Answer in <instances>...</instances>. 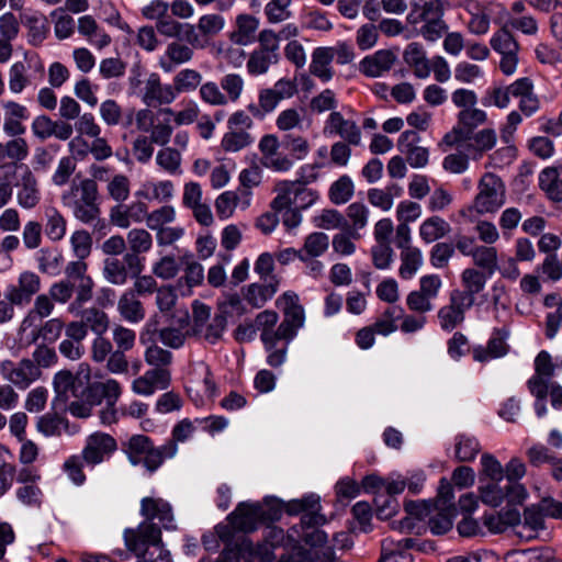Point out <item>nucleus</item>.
I'll list each match as a JSON object with an SVG mask.
<instances>
[{"label":"nucleus","instance_id":"obj_1","mask_svg":"<svg viewBox=\"0 0 562 562\" xmlns=\"http://www.w3.org/2000/svg\"><path fill=\"white\" fill-rule=\"evenodd\" d=\"M140 515L145 518L136 528L124 530L126 548L137 558H145L149 548L161 546V530L156 527L157 519L166 530H173L176 525L170 504L162 498L144 497L140 501Z\"/></svg>","mask_w":562,"mask_h":562},{"label":"nucleus","instance_id":"obj_2","mask_svg":"<svg viewBox=\"0 0 562 562\" xmlns=\"http://www.w3.org/2000/svg\"><path fill=\"white\" fill-rule=\"evenodd\" d=\"M63 204L68 207L74 217L83 224L97 226L100 220L98 203V187L91 179H83L72 183L68 191L61 195Z\"/></svg>","mask_w":562,"mask_h":562},{"label":"nucleus","instance_id":"obj_3","mask_svg":"<svg viewBox=\"0 0 562 562\" xmlns=\"http://www.w3.org/2000/svg\"><path fill=\"white\" fill-rule=\"evenodd\" d=\"M91 369L86 362L78 366L77 371L72 373L69 370H60L55 373L53 385L56 393V400L64 402L74 398L92 400Z\"/></svg>","mask_w":562,"mask_h":562},{"label":"nucleus","instance_id":"obj_4","mask_svg":"<svg viewBox=\"0 0 562 562\" xmlns=\"http://www.w3.org/2000/svg\"><path fill=\"white\" fill-rule=\"evenodd\" d=\"M431 512L427 515L429 529L434 535H443L453 526L456 516L454 487L445 477L440 480L437 497L431 501Z\"/></svg>","mask_w":562,"mask_h":562},{"label":"nucleus","instance_id":"obj_5","mask_svg":"<svg viewBox=\"0 0 562 562\" xmlns=\"http://www.w3.org/2000/svg\"><path fill=\"white\" fill-rule=\"evenodd\" d=\"M557 364L548 351H540L535 359V374L528 380V389L536 397L535 411L538 417L547 413L546 400L549 391L550 379L554 374Z\"/></svg>","mask_w":562,"mask_h":562},{"label":"nucleus","instance_id":"obj_6","mask_svg":"<svg viewBox=\"0 0 562 562\" xmlns=\"http://www.w3.org/2000/svg\"><path fill=\"white\" fill-rule=\"evenodd\" d=\"M276 305L283 314V319L279 325V334L283 340L290 342L305 325L304 306L301 304L299 295L293 291L281 294L277 299Z\"/></svg>","mask_w":562,"mask_h":562},{"label":"nucleus","instance_id":"obj_7","mask_svg":"<svg viewBox=\"0 0 562 562\" xmlns=\"http://www.w3.org/2000/svg\"><path fill=\"white\" fill-rule=\"evenodd\" d=\"M477 95L473 90L459 89V150L461 138L469 136L487 120L484 110L476 106Z\"/></svg>","mask_w":562,"mask_h":562},{"label":"nucleus","instance_id":"obj_8","mask_svg":"<svg viewBox=\"0 0 562 562\" xmlns=\"http://www.w3.org/2000/svg\"><path fill=\"white\" fill-rule=\"evenodd\" d=\"M504 203V183L494 175H485L480 182V191L474 200V209L480 214L494 213Z\"/></svg>","mask_w":562,"mask_h":562},{"label":"nucleus","instance_id":"obj_9","mask_svg":"<svg viewBox=\"0 0 562 562\" xmlns=\"http://www.w3.org/2000/svg\"><path fill=\"white\" fill-rule=\"evenodd\" d=\"M0 374L3 380L20 390H26L37 381L42 374L41 369L31 359H22L19 362L3 360L0 362Z\"/></svg>","mask_w":562,"mask_h":562},{"label":"nucleus","instance_id":"obj_10","mask_svg":"<svg viewBox=\"0 0 562 562\" xmlns=\"http://www.w3.org/2000/svg\"><path fill=\"white\" fill-rule=\"evenodd\" d=\"M116 440L109 434L94 431L86 439L81 456L87 465L95 467L108 461L116 451Z\"/></svg>","mask_w":562,"mask_h":562},{"label":"nucleus","instance_id":"obj_11","mask_svg":"<svg viewBox=\"0 0 562 562\" xmlns=\"http://www.w3.org/2000/svg\"><path fill=\"white\" fill-rule=\"evenodd\" d=\"M497 140L496 132L493 128H483L479 132H474L469 136L461 138V148H464L468 154L467 158H463L459 154V173L468 169V158L477 159L484 151L491 150ZM461 149L459 150V153Z\"/></svg>","mask_w":562,"mask_h":562},{"label":"nucleus","instance_id":"obj_12","mask_svg":"<svg viewBox=\"0 0 562 562\" xmlns=\"http://www.w3.org/2000/svg\"><path fill=\"white\" fill-rule=\"evenodd\" d=\"M420 135L412 130L403 132L397 140V149L414 169H423L429 162V149L420 146Z\"/></svg>","mask_w":562,"mask_h":562},{"label":"nucleus","instance_id":"obj_13","mask_svg":"<svg viewBox=\"0 0 562 562\" xmlns=\"http://www.w3.org/2000/svg\"><path fill=\"white\" fill-rule=\"evenodd\" d=\"M126 244L131 252L124 256V261L131 270L139 274L143 266L138 255L148 252L153 247V237L145 228H133L127 232Z\"/></svg>","mask_w":562,"mask_h":562},{"label":"nucleus","instance_id":"obj_14","mask_svg":"<svg viewBox=\"0 0 562 562\" xmlns=\"http://www.w3.org/2000/svg\"><path fill=\"white\" fill-rule=\"evenodd\" d=\"M194 45L180 41L170 42L158 58V66L166 72H172L177 67L190 63L194 57Z\"/></svg>","mask_w":562,"mask_h":562},{"label":"nucleus","instance_id":"obj_15","mask_svg":"<svg viewBox=\"0 0 562 562\" xmlns=\"http://www.w3.org/2000/svg\"><path fill=\"white\" fill-rule=\"evenodd\" d=\"M326 135H337L352 146L361 144V131L356 122L347 120L340 112L333 111L327 117L324 126Z\"/></svg>","mask_w":562,"mask_h":562},{"label":"nucleus","instance_id":"obj_16","mask_svg":"<svg viewBox=\"0 0 562 562\" xmlns=\"http://www.w3.org/2000/svg\"><path fill=\"white\" fill-rule=\"evenodd\" d=\"M40 288V277L34 272L24 271L20 274L16 285L11 284L7 288L4 296L11 304L24 305L30 303Z\"/></svg>","mask_w":562,"mask_h":562},{"label":"nucleus","instance_id":"obj_17","mask_svg":"<svg viewBox=\"0 0 562 562\" xmlns=\"http://www.w3.org/2000/svg\"><path fill=\"white\" fill-rule=\"evenodd\" d=\"M177 99L173 86L162 83L158 74H150L145 80L142 101L150 106L155 104H171Z\"/></svg>","mask_w":562,"mask_h":562},{"label":"nucleus","instance_id":"obj_18","mask_svg":"<svg viewBox=\"0 0 562 562\" xmlns=\"http://www.w3.org/2000/svg\"><path fill=\"white\" fill-rule=\"evenodd\" d=\"M407 516L398 521H393V528L401 532H419L420 522L426 520L431 512V501H409L405 503Z\"/></svg>","mask_w":562,"mask_h":562},{"label":"nucleus","instance_id":"obj_19","mask_svg":"<svg viewBox=\"0 0 562 562\" xmlns=\"http://www.w3.org/2000/svg\"><path fill=\"white\" fill-rule=\"evenodd\" d=\"M262 515L260 503L243 502L228 515V519L235 529L248 532L257 528Z\"/></svg>","mask_w":562,"mask_h":562},{"label":"nucleus","instance_id":"obj_20","mask_svg":"<svg viewBox=\"0 0 562 562\" xmlns=\"http://www.w3.org/2000/svg\"><path fill=\"white\" fill-rule=\"evenodd\" d=\"M319 507V497L315 494H310L301 499H292L283 508L291 515L303 513L301 517V524L308 525H322L324 517L317 513Z\"/></svg>","mask_w":562,"mask_h":562},{"label":"nucleus","instance_id":"obj_21","mask_svg":"<svg viewBox=\"0 0 562 562\" xmlns=\"http://www.w3.org/2000/svg\"><path fill=\"white\" fill-rule=\"evenodd\" d=\"M411 548H423L413 538L394 540L386 538L382 541V554L379 562H412V555L407 551Z\"/></svg>","mask_w":562,"mask_h":562},{"label":"nucleus","instance_id":"obj_22","mask_svg":"<svg viewBox=\"0 0 562 562\" xmlns=\"http://www.w3.org/2000/svg\"><path fill=\"white\" fill-rule=\"evenodd\" d=\"M509 337L507 328L496 329L490 338L486 348L476 347L473 350V358L479 362H487L493 359L504 357L508 351L506 342Z\"/></svg>","mask_w":562,"mask_h":562},{"label":"nucleus","instance_id":"obj_23","mask_svg":"<svg viewBox=\"0 0 562 562\" xmlns=\"http://www.w3.org/2000/svg\"><path fill=\"white\" fill-rule=\"evenodd\" d=\"M135 196L147 201L168 203L175 196V184L171 180H147L140 184Z\"/></svg>","mask_w":562,"mask_h":562},{"label":"nucleus","instance_id":"obj_24","mask_svg":"<svg viewBox=\"0 0 562 562\" xmlns=\"http://www.w3.org/2000/svg\"><path fill=\"white\" fill-rule=\"evenodd\" d=\"M396 56L387 49L376 50L360 61V71L367 77L376 78L387 72L394 65Z\"/></svg>","mask_w":562,"mask_h":562},{"label":"nucleus","instance_id":"obj_25","mask_svg":"<svg viewBox=\"0 0 562 562\" xmlns=\"http://www.w3.org/2000/svg\"><path fill=\"white\" fill-rule=\"evenodd\" d=\"M32 67L41 76L43 75L44 66L38 59H35L34 63L30 59L29 65H25L22 61H15L11 65L9 70V89L12 93H21L32 83L31 77L27 74L29 69Z\"/></svg>","mask_w":562,"mask_h":562},{"label":"nucleus","instance_id":"obj_26","mask_svg":"<svg viewBox=\"0 0 562 562\" xmlns=\"http://www.w3.org/2000/svg\"><path fill=\"white\" fill-rule=\"evenodd\" d=\"M117 312L121 317L131 324H137L145 318V308L137 299L135 291L125 290L117 301Z\"/></svg>","mask_w":562,"mask_h":562},{"label":"nucleus","instance_id":"obj_27","mask_svg":"<svg viewBox=\"0 0 562 562\" xmlns=\"http://www.w3.org/2000/svg\"><path fill=\"white\" fill-rule=\"evenodd\" d=\"M278 285L279 282L276 278H271L263 283H251L244 289V299L252 307L260 308L273 297L278 291Z\"/></svg>","mask_w":562,"mask_h":562},{"label":"nucleus","instance_id":"obj_28","mask_svg":"<svg viewBox=\"0 0 562 562\" xmlns=\"http://www.w3.org/2000/svg\"><path fill=\"white\" fill-rule=\"evenodd\" d=\"M334 56L331 47H317L312 54V60L310 64V72L317 77L322 82L326 83L333 79L334 70L331 63Z\"/></svg>","mask_w":562,"mask_h":562},{"label":"nucleus","instance_id":"obj_29","mask_svg":"<svg viewBox=\"0 0 562 562\" xmlns=\"http://www.w3.org/2000/svg\"><path fill=\"white\" fill-rule=\"evenodd\" d=\"M370 210L361 202H353L346 209L347 226L345 231H349L355 239L361 237L360 232L364 229L369 223Z\"/></svg>","mask_w":562,"mask_h":562},{"label":"nucleus","instance_id":"obj_30","mask_svg":"<svg viewBox=\"0 0 562 562\" xmlns=\"http://www.w3.org/2000/svg\"><path fill=\"white\" fill-rule=\"evenodd\" d=\"M462 282L465 288L463 295H459V310L470 307L474 303V294L483 290L485 276L475 269H465L462 273Z\"/></svg>","mask_w":562,"mask_h":562},{"label":"nucleus","instance_id":"obj_31","mask_svg":"<svg viewBox=\"0 0 562 562\" xmlns=\"http://www.w3.org/2000/svg\"><path fill=\"white\" fill-rule=\"evenodd\" d=\"M539 187L546 196L555 203L562 202V179L559 169L547 167L539 173Z\"/></svg>","mask_w":562,"mask_h":562},{"label":"nucleus","instance_id":"obj_32","mask_svg":"<svg viewBox=\"0 0 562 562\" xmlns=\"http://www.w3.org/2000/svg\"><path fill=\"white\" fill-rule=\"evenodd\" d=\"M278 321V313L271 310H265L256 316L254 323L257 330L261 333L260 338L263 346H271L272 339H282L279 326L276 328Z\"/></svg>","mask_w":562,"mask_h":562},{"label":"nucleus","instance_id":"obj_33","mask_svg":"<svg viewBox=\"0 0 562 562\" xmlns=\"http://www.w3.org/2000/svg\"><path fill=\"white\" fill-rule=\"evenodd\" d=\"M318 525L300 524L289 529V538L295 543H304L310 547H319L327 541V535L317 528Z\"/></svg>","mask_w":562,"mask_h":562},{"label":"nucleus","instance_id":"obj_34","mask_svg":"<svg viewBox=\"0 0 562 562\" xmlns=\"http://www.w3.org/2000/svg\"><path fill=\"white\" fill-rule=\"evenodd\" d=\"M44 232L52 241H59L66 235L67 220L54 206H47L44 210Z\"/></svg>","mask_w":562,"mask_h":562},{"label":"nucleus","instance_id":"obj_35","mask_svg":"<svg viewBox=\"0 0 562 562\" xmlns=\"http://www.w3.org/2000/svg\"><path fill=\"white\" fill-rule=\"evenodd\" d=\"M404 60L413 68L414 75L417 78L426 79L429 77L431 60L426 57L424 49L418 44L412 43L407 46L404 52Z\"/></svg>","mask_w":562,"mask_h":562},{"label":"nucleus","instance_id":"obj_36","mask_svg":"<svg viewBox=\"0 0 562 562\" xmlns=\"http://www.w3.org/2000/svg\"><path fill=\"white\" fill-rule=\"evenodd\" d=\"M459 251L472 256L476 266L493 272L497 266V251L494 247L476 246L468 247L462 240H459Z\"/></svg>","mask_w":562,"mask_h":562},{"label":"nucleus","instance_id":"obj_37","mask_svg":"<svg viewBox=\"0 0 562 562\" xmlns=\"http://www.w3.org/2000/svg\"><path fill=\"white\" fill-rule=\"evenodd\" d=\"M236 26V31L232 34V41L240 46H246L255 41L259 21L250 14H240L237 16Z\"/></svg>","mask_w":562,"mask_h":562},{"label":"nucleus","instance_id":"obj_38","mask_svg":"<svg viewBox=\"0 0 562 562\" xmlns=\"http://www.w3.org/2000/svg\"><path fill=\"white\" fill-rule=\"evenodd\" d=\"M155 161L160 170L170 176L182 173V154L171 146L161 147L156 154Z\"/></svg>","mask_w":562,"mask_h":562},{"label":"nucleus","instance_id":"obj_39","mask_svg":"<svg viewBox=\"0 0 562 562\" xmlns=\"http://www.w3.org/2000/svg\"><path fill=\"white\" fill-rule=\"evenodd\" d=\"M16 199L19 205L26 210L33 209L38 204L41 195L37 181L31 172H26L22 177Z\"/></svg>","mask_w":562,"mask_h":562},{"label":"nucleus","instance_id":"obj_40","mask_svg":"<svg viewBox=\"0 0 562 562\" xmlns=\"http://www.w3.org/2000/svg\"><path fill=\"white\" fill-rule=\"evenodd\" d=\"M156 29L161 35L166 37H178L184 30V35L190 44L194 45V43L198 41L194 25L179 23L170 18H167L166 15L156 22Z\"/></svg>","mask_w":562,"mask_h":562},{"label":"nucleus","instance_id":"obj_41","mask_svg":"<svg viewBox=\"0 0 562 562\" xmlns=\"http://www.w3.org/2000/svg\"><path fill=\"white\" fill-rule=\"evenodd\" d=\"M299 182L283 180L276 184V198L271 201V209L274 211H284L292 209L296 199Z\"/></svg>","mask_w":562,"mask_h":562},{"label":"nucleus","instance_id":"obj_42","mask_svg":"<svg viewBox=\"0 0 562 562\" xmlns=\"http://www.w3.org/2000/svg\"><path fill=\"white\" fill-rule=\"evenodd\" d=\"M181 109L175 111L171 108L160 109V114L172 116L176 126L191 125L200 115V106L194 100L181 102Z\"/></svg>","mask_w":562,"mask_h":562},{"label":"nucleus","instance_id":"obj_43","mask_svg":"<svg viewBox=\"0 0 562 562\" xmlns=\"http://www.w3.org/2000/svg\"><path fill=\"white\" fill-rule=\"evenodd\" d=\"M459 5L463 7L469 15L468 27L471 33L480 35L488 31L490 18L483 8L468 0L464 3H459Z\"/></svg>","mask_w":562,"mask_h":562},{"label":"nucleus","instance_id":"obj_44","mask_svg":"<svg viewBox=\"0 0 562 562\" xmlns=\"http://www.w3.org/2000/svg\"><path fill=\"white\" fill-rule=\"evenodd\" d=\"M450 225L439 216H431L425 220L419 226V236L427 243H434L445 237L450 232Z\"/></svg>","mask_w":562,"mask_h":562},{"label":"nucleus","instance_id":"obj_45","mask_svg":"<svg viewBox=\"0 0 562 562\" xmlns=\"http://www.w3.org/2000/svg\"><path fill=\"white\" fill-rule=\"evenodd\" d=\"M202 85V75L195 69L184 68L178 71L172 80V86L178 98L181 93H189Z\"/></svg>","mask_w":562,"mask_h":562},{"label":"nucleus","instance_id":"obj_46","mask_svg":"<svg viewBox=\"0 0 562 562\" xmlns=\"http://www.w3.org/2000/svg\"><path fill=\"white\" fill-rule=\"evenodd\" d=\"M442 3L440 0H431L424 2L422 5L416 7L409 14L408 20L411 23L424 22V24L441 21L442 19Z\"/></svg>","mask_w":562,"mask_h":562},{"label":"nucleus","instance_id":"obj_47","mask_svg":"<svg viewBox=\"0 0 562 562\" xmlns=\"http://www.w3.org/2000/svg\"><path fill=\"white\" fill-rule=\"evenodd\" d=\"M178 452V445L175 442H166L160 447H153L144 457L142 462L145 468L154 472L156 471L166 459L173 458Z\"/></svg>","mask_w":562,"mask_h":562},{"label":"nucleus","instance_id":"obj_48","mask_svg":"<svg viewBox=\"0 0 562 562\" xmlns=\"http://www.w3.org/2000/svg\"><path fill=\"white\" fill-rule=\"evenodd\" d=\"M92 394V403H101V398L105 400V403L116 404L121 394L122 386L114 379H108L104 382H95L92 384L91 389Z\"/></svg>","mask_w":562,"mask_h":562},{"label":"nucleus","instance_id":"obj_49","mask_svg":"<svg viewBox=\"0 0 562 562\" xmlns=\"http://www.w3.org/2000/svg\"><path fill=\"white\" fill-rule=\"evenodd\" d=\"M424 263L423 254L419 248L401 251V266L398 274L404 280L413 279Z\"/></svg>","mask_w":562,"mask_h":562},{"label":"nucleus","instance_id":"obj_50","mask_svg":"<svg viewBox=\"0 0 562 562\" xmlns=\"http://www.w3.org/2000/svg\"><path fill=\"white\" fill-rule=\"evenodd\" d=\"M263 14L271 24L283 23L293 16L292 0H265Z\"/></svg>","mask_w":562,"mask_h":562},{"label":"nucleus","instance_id":"obj_51","mask_svg":"<svg viewBox=\"0 0 562 562\" xmlns=\"http://www.w3.org/2000/svg\"><path fill=\"white\" fill-rule=\"evenodd\" d=\"M190 382L201 389L209 396H212L215 393L216 386L212 380L210 368L203 361H198L192 364Z\"/></svg>","mask_w":562,"mask_h":562},{"label":"nucleus","instance_id":"obj_52","mask_svg":"<svg viewBox=\"0 0 562 562\" xmlns=\"http://www.w3.org/2000/svg\"><path fill=\"white\" fill-rule=\"evenodd\" d=\"M154 447L151 440L144 435L132 436L125 445L124 451L133 465L142 463L143 457Z\"/></svg>","mask_w":562,"mask_h":562},{"label":"nucleus","instance_id":"obj_53","mask_svg":"<svg viewBox=\"0 0 562 562\" xmlns=\"http://www.w3.org/2000/svg\"><path fill=\"white\" fill-rule=\"evenodd\" d=\"M252 143L254 137L248 131L228 128L222 137L221 146L227 153H236Z\"/></svg>","mask_w":562,"mask_h":562},{"label":"nucleus","instance_id":"obj_54","mask_svg":"<svg viewBox=\"0 0 562 562\" xmlns=\"http://www.w3.org/2000/svg\"><path fill=\"white\" fill-rule=\"evenodd\" d=\"M68 420L56 414H44L37 418L36 429L45 437H57L67 430Z\"/></svg>","mask_w":562,"mask_h":562},{"label":"nucleus","instance_id":"obj_55","mask_svg":"<svg viewBox=\"0 0 562 562\" xmlns=\"http://www.w3.org/2000/svg\"><path fill=\"white\" fill-rule=\"evenodd\" d=\"M182 262L184 265V274L182 278H180L179 283L184 281L189 290L200 285L204 280L203 266L194 260L193 254L190 251H187L182 256Z\"/></svg>","mask_w":562,"mask_h":562},{"label":"nucleus","instance_id":"obj_56","mask_svg":"<svg viewBox=\"0 0 562 562\" xmlns=\"http://www.w3.org/2000/svg\"><path fill=\"white\" fill-rule=\"evenodd\" d=\"M81 319L83 321L86 328H89L93 334H95V336L104 335L109 329L110 319L108 315L99 308H86L81 313Z\"/></svg>","mask_w":562,"mask_h":562},{"label":"nucleus","instance_id":"obj_57","mask_svg":"<svg viewBox=\"0 0 562 562\" xmlns=\"http://www.w3.org/2000/svg\"><path fill=\"white\" fill-rule=\"evenodd\" d=\"M278 61L279 58L271 56L268 53L255 49L251 52L247 60V72L255 77L265 75L269 71L270 67L276 65Z\"/></svg>","mask_w":562,"mask_h":562},{"label":"nucleus","instance_id":"obj_58","mask_svg":"<svg viewBox=\"0 0 562 562\" xmlns=\"http://www.w3.org/2000/svg\"><path fill=\"white\" fill-rule=\"evenodd\" d=\"M102 276L113 285H124L128 279L126 266L116 258H106L103 261Z\"/></svg>","mask_w":562,"mask_h":562},{"label":"nucleus","instance_id":"obj_59","mask_svg":"<svg viewBox=\"0 0 562 562\" xmlns=\"http://www.w3.org/2000/svg\"><path fill=\"white\" fill-rule=\"evenodd\" d=\"M329 246V237L323 232H314L306 236L303 247L300 249L301 256L321 257L326 252Z\"/></svg>","mask_w":562,"mask_h":562},{"label":"nucleus","instance_id":"obj_60","mask_svg":"<svg viewBox=\"0 0 562 562\" xmlns=\"http://www.w3.org/2000/svg\"><path fill=\"white\" fill-rule=\"evenodd\" d=\"M227 325V318L224 314L218 313L215 314L206 324L201 328V330H196L194 335L204 338L210 344L217 342L225 331Z\"/></svg>","mask_w":562,"mask_h":562},{"label":"nucleus","instance_id":"obj_61","mask_svg":"<svg viewBox=\"0 0 562 562\" xmlns=\"http://www.w3.org/2000/svg\"><path fill=\"white\" fill-rule=\"evenodd\" d=\"M554 554L549 548H532L514 551L507 555L509 562H551Z\"/></svg>","mask_w":562,"mask_h":562},{"label":"nucleus","instance_id":"obj_62","mask_svg":"<svg viewBox=\"0 0 562 562\" xmlns=\"http://www.w3.org/2000/svg\"><path fill=\"white\" fill-rule=\"evenodd\" d=\"M355 184L350 177L341 176L329 188V199L336 205L347 203L353 195Z\"/></svg>","mask_w":562,"mask_h":562},{"label":"nucleus","instance_id":"obj_63","mask_svg":"<svg viewBox=\"0 0 562 562\" xmlns=\"http://www.w3.org/2000/svg\"><path fill=\"white\" fill-rule=\"evenodd\" d=\"M177 218L176 209L172 205L165 204L149 212L147 227L156 232L162 227L169 226Z\"/></svg>","mask_w":562,"mask_h":562},{"label":"nucleus","instance_id":"obj_64","mask_svg":"<svg viewBox=\"0 0 562 562\" xmlns=\"http://www.w3.org/2000/svg\"><path fill=\"white\" fill-rule=\"evenodd\" d=\"M220 85L225 98H228V103H236L244 92L245 80L241 75L231 72L221 78Z\"/></svg>","mask_w":562,"mask_h":562}]
</instances>
